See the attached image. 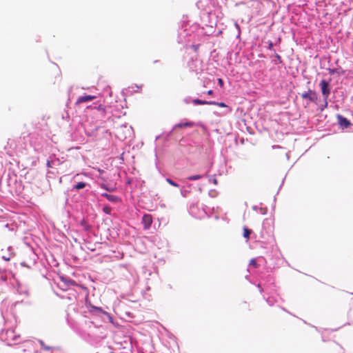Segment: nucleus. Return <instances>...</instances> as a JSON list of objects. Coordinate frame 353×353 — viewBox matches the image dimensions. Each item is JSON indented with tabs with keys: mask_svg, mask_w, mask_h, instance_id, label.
I'll return each instance as SVG.
<instances>
[{
	"mask_svg": "<svg viewBox=\"0 0 353 353\" xmlns=\"http://www.w3.org/2000/svg\"><path fill=\"white\" fill-rule=\"evenodd\" d=\"M320 87L321 90L322 95L326 101L330 94V88L329 85V83L326 81L325 79L321 80L320 83Z\"/></svg>",
	"mask_w": 353,
	"mask_h": 353,
	"instance_id": "f257e3e1",
	"label": "nucleus"
},
{
	"mask_svg": "<svg viewBox=\"0 0 353 353\" xmlns=\"http://www.w3.org/2000/svg\"><path fill=\"white\" fill-rule=\"evenodd\" d=\"M302 99H308L311 102L316 103L318 99V95L316 92L309 90L307 92H303L301 94Z\"/></svg>",
	"mask_w": 353,
	"mask_h": 353,
	"instance_id": "f03ea898",
	"label": "nucleus"
},
{
	"mask_svg": "<svg viewBox=\"0 0 353 353\" xmlns=\"http://www.w3.org/2000/svg\"><path fill=\"white\" fill-rule=\"evenodd\" d=\"M152 223V218L150 214H144L142 217V223L145 230L150 228Z\"/></svg>",
	"mask_w": 353,
	"mask_h": 353,
	"instance_id": "7ed1b4c3",
	"label": "nucleus"
},
{
	"mask_svg": "<svg viewBox=\"0 0 353 353\" xmlns=\"http://www.w3.org/2000/svg\"><path fill=\"white\" fill-rule=\"evenodd\" d=\"M337 119L339 125L345 128H348L351 124L350 122L346 118L341 115H338Z\"/></svg>",
	"mask_w": 353,
	"mask_h": 353,
	"instance_id": "20e7f679",
	"label": "nucleus"
},
{
	"mask_svg": "<svg viewBox=\"0 0 353 353\" xmlns=\"http://www.w3.org/2000/svg\"><path fill=\"white\" fill-rule=\"evenodd\" d=\"M96 98L95 96L93 95H85L80 97L77 100V103H82L88 101H90Z\"/></svg>",
	"mask_w": 353,
	"mask_h": 353,
	"instance_id": "39448f33",
	"label": "nucleus"
},
{
	"mask_svg": "<svg viewBox=\"0 0 353 353\" xmlns=\"http://www.w3.org/2000/svg\"><path fill=\"white\" fill-rule=\"evenodd\" d=\"M102 196L105 197L108 201H110L111 202L117 203L119 201V197L115 195L103 193V194H102Z\"/></svg>",
	"mask_w": 353,
	"mask_h": 353,
	"instance_id": "423d86ee",
	"label": "nucleus"
},
{
	"mask_svg": "<svg viewBox=\"0 0 353 353\" xmlns=\"http://www.w3.org/2000/svg\"><path fill=\"white\" fill-rule=\"evenodd\" d=\"M194 126V123L193 122H191V121H188V122H185V123H178L175 125V128H191V127H193Z\"/></svg>",
	"mask_w": 353,
	"mask_h": 353,
	"instance_id": "0eeeda50",
	"label": "nucleus"
},
{
	"mask_svg": "<svg viewBox=\"0 0 353 353\" xmlns=\"http://www.w3.org/2000/svg\"><path fill=\"white\" fill-rule=\"evenodd\" d=\"M193 103H194L195 105H205V104L211 105V104H214V101H202V100H200V99H194V100H193Z\"/></svg>",
	"mask_w": 353,
	"mask_h": 353,
	"instance_id": "6e6552de",
	"label": "nucleus"
},
{
	"mask_svg": "<svg viewBox=\"0 0 353 353\" xmlns=\"http://www.w3.org/2000/svg\"><path fill=\"white\" fill-rule=\"evenodd\" d=\"M252 233V230L247 228L246 227H244L243 228V237L247 239H250V234Z\"/></svg>",
	"mask_w": 353,
	"mask_h": 353,
	"instance_id": "1a4fd4ad",
	"label": "nucleus"
},
{
	"mask_svg": "<svg viewBox=\"0 0 353 353\" xmlns=\"http://www.w3.org/2000/svg\"><path fill=\"white\" fill-rule=\"evenodd\" d=\"M86 186V183L84 182H79L75 186L74 188L77 190L84 188Z\"/></svg>",
	"mask_w": 353,
	"mask_h": 353,
	"instance_id": "9d476101",
	"label": "nucleus"
},
{
	"mask_svg": "<svg viewBox=\"0 0 353 353\" xmlns=\"http://www.w3.org/2000/svg\"><path fill=\"white\" fill-rule=\"evenodd\" d=\"M201 178H202L201 175L196 174V175H192V176L188 177V179L190 181H196V180H199Z\"/></svg>",
	"mask_w": 353,
	"mask_h": 353,
	"instance_id": "9b49d317",
	"label": "nucleus"
},
{
	"mask_svg": "<svg viewBox=\"0 0 353 353\" xmlns=\"http://www.w3.org/2000/svg\"><path fill=\"white\" fill-rule=\"evenodd\" d=\"M103 212H105V214H110L111 213V211H112V208L108 206V205H105L103 206Z\"/></svg>",
	"mask_w": 353,
	"mask_h": 353,
	"instance_id": "f8f14e48",
	"label": "nucleus"
},
{
	"mask_svg": "<svg viewBox=\"0 0 353 353\" xmlns=\"http://www.w3.org/2000/svg\"><path fill=\"white\" fill-rule=\"evenodd\" d=\"M166 181L171 185L174 187H179V184L171 180L170 179H166Z\"/></svg>",
	"mask_w": 353,
	"mask_h": 353,
	"instance_id": "ddd939ff",
	"label": "nucleus"
},
{
	"mask_svg": "<svg viewBox=\"0 0 353 353\" xmlns=\"http://www.w3.org/2000/svg\"><path fill=\"white\" fill-rule=\"evenodd\" d=\"M213 105H218V106L222 107V108L227 107L226 104L223 102L218 103V102L214 101V103Z\"/></svg>",
	"mask_w": 353,
	"mask_h": 353,
	"instance_id": "4468645a",
	"label": "nucleus"
},
{
	"mask_svg": "<svg viewBox=\"0 0 353 353\" xmlns=\"http://www.w3.org/2000/svg\"><path fill=\"white\" fill-rule=\"evenodd\" d=\"M250 265L254 266V268L257 267V263L255 259H251L250 261Z\"/></svg>",
	"mask_w": 353,
	"mask_h": 353,
	"instance_id": "2eb2a0df",
	"label": "nucleus"
},
{
	"mask_svg": "<svg viewBox=\"0 0 353 353\" xmlns=\"http://www.w3.org/2000/svg\"><path fill=\"white\" fill-rule=\"evenodd\" d=\"M268 48L269 50H272L273 49V43L272 41H270L269 43H268Z\"/></svg>",
	"mask_w": 353,
	"mask_h": 353,
	"instance_id": "dca6fc26",
	"label": "nucleus"
},
{
	"mask_svg": "<svg viewBox=\"0 0 353 353\" xmlns=\"http://www.w3.org/2000/svg\"><path fill=\"white\" fill-rule=\"evenodd\" d=\"M275 57L276 58L277 60L279 61L280 63L281 62V56L279 54L276 53L275 54Z\"/></svg>",
	"mask_w": 353,
	"mask_h": 353,
	"instance_id": "f3484780",
	"label": "nucleus"
},
{
	"mask_svg": "<svg viewBox=\"0 0 353 353\" xmlns=\"http://www.w3.org/2000/svg\"><path fill=\"white\" fill-rule=\"evenodd\" d=\"M218 82L221 87L223 86V81L221 79H219Z\"/></svg>",
	"mask_w": 353,
	"mask_h": 353,
	"instance_id": "a211bd4d",
	"label": "nucleus"
},
{
	"mask_svg": "<svg viewBox=\"0 0 353 353\" xmlns=\"http://www.w3.org/2000/svg\"><path fill=\"white\" fill-rule=\"evenodd\" d=\"M336 72V70H335V69L330 70V74H334Z\"/></svg>",
	"mask_w": 353,
	"mask_h": 353,
	"instance_id": "6ab92c4d",
	"label": "nucleus"
},
{
	"mask_svg": "<svg viewBox=\"0 0 353 353\" xmlns=\"http://www.w3.org/2000/svg\"><path fill=\"white\" fill-rule=\"evenodd\" d=\"M68 282V283L70 285H74V283H75V282L74 281H72V280H69Z\"/></svg>",
	"mask_w": 353,
	"mask_h": 353,
	"instance_id": "aec40b11",
	"label": "nucleus"
},
{
	"mask_svg": "<svg viewBox=\"0 0 353 353\" xmlns=\"http://www.w3.org/2000/svg\"><path fill=\"white\" fill-rule=\"evenodd\" d=\"M212 181H213V183H214V185H217L218 181H217V179H214L212 180Z\"/></svg>",
	"mask_w": 353,
	"mask_h": 353,
	"instance_id": "412c9836",
	"label": "nucleus"
},
{
	"mask_svg": "<svg viewBox=\"0 0 353 353\" xmlns=\"http://www.w3.org/2000/svg\"><path fill=\"white\" fill-rule=\"evenodd\" d=\"M212 93H213V92H212V90H209V91L208 92V94L209 95L212 94Z\"/></svg>",
	"mask_w": 353,
	"mask_h": 353,
	"instance_id": "4be33fe9",
	"label": "nucleus"
},
{
	"mask_svg": "<svg viewBox=\"0 0 353 353\" xmlns=\"http://www.w3.org/2000/svg\"><path fill=\"white\" fill-rule=\"evenodd\" d=\"M3 259H6L7 261H9V259H7V257H3Z\"/></svg>",
	"mask_w": 353,
	"mask_h": 353,
	"instance_id": "5701e85b",
	"label": "nucleus"
},
{
	"mask_svg": "<svg viewBox=\"0 0 353 353\" xmlns=\"http://www.w3.org/2000/svg\"><path fill=\"white\" fill-rule=\"evenodd\" d=\"M3 259H6L7 261H9V259H7V257H3Z\"/></svg>",
	"mask_w": 353,
	"mask_h": 353,
	"instance_id": "b1692460",
	"label": "nucleus"
},
{
	"mask_svg": "<svg viewBox=\"0 0 353 353\" xmlns=\"http://www.w3.org/2000/svg\"><path fill=\"white\" fill-rule=\"evenodd\" d=\"M3 259H6L7 261H9V259H7V257H3Z\"/></svg>",
	"mask_w": 353,
	"mask_h": 353,
	"instance_id": "393cba45",
	"label": "nucleus"
},
{
	"mask_svg": "<svg viewBox=\"0 0 353 353\" xmlns=\"http://www.w3.org/2000/svg\"><path fill=\"white\" fill-rule=\"evenodd\" d=\"M61 280L63 281H66V280H65L63 278H61Z\"/></svg>",
	"mask_w": 353,
	"mask_h": 353,
	"instance_id": "a878e982",
	"label": "nucleus"
}]
</instances>
